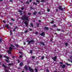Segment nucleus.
I'll use <instances>...</instances> for the list:
<instances>
[{"label": "nucleus", "mask_w": 72, "mask_h": 72, "mask_svg": "<svg viewBox=\"0 0 72 72\" xmlns=\"http://www.w3.org/2000/svg\"><path fill=\"white\" fill-rule=\"evenodd\" d=\"M58 9L59 10H60L61 11H63L64 10H63V9L62 8V7L61 6H59L58 7Z\"/></svg>", "instance_id": "obj_3"}, {"label": "nucleus", "mask_w": 72, "mask_h": 72, "mask_svg": "<svg viewBox=\"0 0 72 72\" xmlns=\"http://www.w3.org/2000/svg\"><path fill=\"white\" fill-rule=\"evenodd\" d=\"M26 4H29V3L28 2V1H27L26 2Z\"/></svg>", "instance_id": "obj_56"}, {"label": "nucleus", "mask_w": 72, "mask_h": 72, "mask_svg": "<svg viewBox=\"0 0 72 72\" xmlns=\"http://www.w3.org/2000/svg\"><path fill=\"white\" fill-rule=\"evenodd\" d=\"M11 47H13V48H14V47H15V46L12 44H11Z\"/></svg>", "instance_id": "obj_26"}, {"label": "nucleus", "mask_w": 72, "mask_h": 72, "mask_svg": "<svg viewBox=\"0 0 72 72\" xmlns=\"http://www.w3.org/2000/svg\"><path fill=\"white\" fill-rule=\"evenodd\" d=\"M24 23L25 24L26 27H27L28 26V23L27 22V21H24Z\"/></svg>", "instance_id": "obj_6"}, {"label": "nucleus", "mask_w": 72, "mask_h": 72, "mask_svg": "<svg viewBox=\"0 0 72 72\" xmlns=\"http://www.w3.org/2000/svg\"><path fill=\"white\" fill-rule=\"evenodd\" d=\"M32 52H33V51H32V50H31L30 51V53H32Z\"/></svg>", "instance_id": "obj_32"}, {"label": "nucleus", "mask_w": 72, "mask_h": 72, "mask_svg": "<svg viewBox=\"0 0 72 72\" xmlns=\"http://www.w3.org/2000/svg\"><path fill=\"white\" fill-rule=\"evenodd\" d=\"M39 24H40L39 23L37 25V27H39Z\"/></svg>", "instance_id": "obj_27"}, {"label": "nucleus", "mask_w": 72, "mask_h": 72, "mask_svg": "<svg viewBox=\"0 0 72 72\" xmlns=\"http://www.w3.org/2000/svg\"><path fill=\"white\" fill-rule=\"evenodd\" d=\"M54 22V21H52L50 22V23L53 24V23Z\"/></svg>", "instance_id": "obj_35"}, {"label": "nucleus", "mask_w": 72, "mask_h": 72, "mask_svg": "<svg viewBox=\"0 0 72 72\" xmlns=\"http://www.w3.org/2000/svg\"><path fill=\"white\" fill-rule=\"evenodd\" d=\"M18 28V27L16 26L15 28H15Z\"/></svg>", "instance_id": "obj_60"}, {"label": "nucleus", "mask_w": 72, "mask_h": 72, "mask_svg": "<svg viewBox=\"0 0 72 72\" xmlns=\"http://www.w3.org/2000/svg\"><path fill=\"white\" fill-rule=\"evenodd\" d=\"M38 14H41V12H38Z\"/></svg>", "instance_id": "obj_51"}, {"label": "nucleus", "mask_w": 72, "mask_h": 72, "mask_svg": "<svg viewBox=\"0 0 72 72\" xmlns=\"http://www.w3.org/2000/svg\"><path fill=\"white\" fill-rule=\"evenodd\" d=\"M30 9L31 10H33V8H32V7H30Z\"/></svg>", "instance_id": "obj_23"}, {"label": "nucleus", "mask_w": 72, "mask_h": 72, "mask_svg": "<svg viewBox=\"0 0 72 72\" xmlns=\"http://www.w3.org/2000/svg\"><path fill=\"white\" fill-rule=\"evenodd\" d=\"M31 42H35V41L33 40H31L30 41H29L28 42V45H30V44Z\"/></svg>", "instance_id": "obj_5"}, {"label": "nucleus", "mask_w": 72, "mask_h": 72, "mask_svg": "<svg viewBox=\"0 0 72 72\" xmlns=\"http://www.w3.org/2000/svg\"><path fill=\"white\" fill-rule=\"evenodd\" d=\"M13 0H10V2H13Z\"/></svg>", "instance_id": "obj_53"}, {"label": "nucleus", "mask_w": 72, "mask_h": 72, "mask_svg": "<svg viewBox=\"0 0 72 72\" xmlns=\"http://www.w3.org/2000/svg\"><path fill=\"white\" fill-rule=\"evenodd\" d=\"M28 32V31L27 30H26L25 31V33H27V32Z\"/></svg>", "instance_id": "obj_46"}, {"label": "nucleus", "mask_w": 72, "mask_h": 72, "mask_svg": "<svg viewBox=\"0 0 72 72\" xmlns=\"http://www.w3.org/2000/svg\"><path fill=\"white\" fill-rule=\"evenodd\" d=\"M41 2H45V1H44V0H41Z\"/></svg>", "instance_id": "obj_42"}, {"label": "nucleus", "mask_w": 72, "mask_h": 72, "mask_svg": "<svg viewBox=\"0 0 72 72\" xmlns=\"http://www.w3.org/2000/svg\"><path fill=\"white\" fill-rule=\"evenodd\" d=\"M15 57L14 56H12V58L14 59V58Z\"/></svg>", "instance_id": "obj_63"}, {"label": "nucleus", "mask_w": 72, "mask_h": 72, "mask_svg": "<svg viewBox=\"0 0 72 72\" xmlns=\"http://www.w3.org/2000/svg\"><path fill=\"white\" fill-rule=\"evenodd\" d=\"M57 31H60V29H57Z\"/></svg>", "instance_id": "obj_30"}, {"label": "nucleus", "mask_w": 72, "mask_h": 72, "mask_svg": "<svg viewBox=\"0 0 72 72\" xmlns=\"http://www.w3.org/2000/svg\"><path fill=\"white\" fill-rule=\"evenodd\" d=\"M21 19L22 21H28V16L25 15H23L21 17Z\"/></svg>", "instance_id": "obj_1"}, {"label": "nucleus", "mask_w": 72, "mask_h": 72, "mask_svg": "<svg viewBox=\"0 0 72 72\" xmlns=\"http://www.w3.org/2000/svg\"><path fill=\"white\" fill-rule=\"evenodd\" d=\"M9 25L8 24H7L5 26V27H6L8 28H9Z\"/></svg>", "instance_id": "obj_17"}, {"label": "nucleus", "mask_w": 72, "mask_h": 72, "mask_svg": "<svg viewBox=\"0 0 72 72\" xmlns=\"http://www.w3.org/2000/svg\"><path fill=\"white\" fill-rule=\"evenodd\" d=\"M4 70L5 71V72H9V70H6V69H4Z\"/></svg>", "instance_id": "obj_25"}, {"label": "nucleus", "mask_w": 72, "mask_h": 72, "mask_svg": "<svg viewBox=\"0 0 72 72\" xmlns=\"http://www.w3.org/2000/svg\"><path fill=\"white\" fill-rule=\"evenodd\" d=\"M57 57L55 56L54 57H53L52 58V59L54 60V61H56V60L57 59Z\"/></svg>", "instance_id": "obj_9"}, {"label": "nucleus", "mask_w": 72, "mask_h": 72, "mask_svg": "<svg viewBox=\"0 0 72 72\" xmlns=\"http://www.w3.org/2000/svg\"><path fill=\"white\" fill-rule=\"evenodd\" d=\"M18 12H19V13H22V11L20 10L18 11Z\"/></svg>", "instance_id": "obj_31"}, {"label": "nucleus", "mask_w": 72, "mask_h": 72, "mask_svg": "<svg viewBox=\"0 0 72 72\" xmlns=\"http://www.w3.org/2000/svg\"><path fill=\"white\" fill-rule=\"evenodd\" d=\"M47 12H50V10H49V9H48L47 10Z\"/></svg>", "instance_id": "obj_41"}, {"label": "nucleus", "mask_w": 72, "mask_h": 72, "mask_svg": "<svg viewBox=\"0 0 72 72\" xmlns=\"http://www.w3.org/2000/svg\"><path fill=\"white\" fill-rule=\"evenodd\" d=\"M17 61H18V63H20V62H21V61L20 60H17Z\"/></svg>", "instance_id": "obj_43"}, {"label": "nucleus", "mask_w": 72, "mask_h": 72, "mask_svg": "<svg viewBox=\"0 0 72 72\" xmlns=\"http://www.w3.org/2000/svg\"><path fill=\"white\" fill-rule=\"evenodd\" d=\"M2 67H4V68H9V67H7L4 64H2Z\"/></svg>", "instance_id": "obj_7"}, {"label": "nucleus", "mask_w": 72, "mask_h": 72, "mask_svg": "<svg viewBox=\"0 0 72 72\" xmlns=\"http://www.w3.org/2000/svg\"><path fill=\"white\" fill-rule=\"evenodd\" d=\"M60 67H61L62 68H64L65 67H66V65L65 64H63V65H60Z\"/></svg>", "instance_id": "obj_8"}, {"label": "nucleus", "mask_w": 72, "mask_h": 72, "mask_svg": "<svg viewBox=\"0 0 72 72\" xmlns=\"http://www.w3.org/2000/svg\"><path fill=\"white\" fill-rule=\"evenodd\" d=\"M20 58H22V55H20L19 56Z\"/></svg>", "instance_id": "obj_49"}, {"label": "nucleus", "mask_w": 72, "mask_h": 72, "mask_svg": "<svg viewBox=\"0 0 72 72\" xmlns=\"http://www.w3.org/2000/svg\"><path fill=\"white\" fill-rule=\"evenodd\" d=\"M12 50H13V48L11 47H10L9 48V50H7V52L8 54H12L11 51H12Z\"/></svg>", "instance_id": "obj_2"}, {"label": "nucleus", "mask_w": 72, "mask_h": 72, "mask_svg": "<svg viewBox=\"0 0 72 72\" xmlns=\"http://www.w3.org/2000/svg\"><path fill=\"white\" fill-rule=\"evenodd\" d=\"M10 35H12V30H10Z\"/></svg>", "instance_id": "obj_29"}, {"label": "nucleus", "mask_w": 72, "mask_h": 72, "mask_svg": "<svg viewBox=\"0 0 72 72\" xmlns=\"http://www.w3.org/2000/svg\"><path fill=\"white\" fill-rule=\"evenodd\" d=\"M30 26H31L32 27H33V23H30Z\"/></svg>", "instance_id": "obj_20"}, {"label": "nucleus", "mask_w": 72, "mask_h": 72, "mask_svg": "<svg viewBox=\"0 0 72 72\" xmlns=\"http://www.w3.org/2000/svg\"><path fill=\"white\" fill-rule=\"evenodd\" d=\"M5 61L6 62H9V61L8 60H6Z\"/></svg>", "instance_id": "obj_40"}, {"label": "nucleus", "mask_w": 72, "mask_h": 72, "mask_svg": "<svg viewBox=\"0 0 72 72\" xmlns=\"http://www.w3.org/2000/svg\"><path fill=\"white\" fill-rule=\"evenodd\" d=\"M24 68L26 71H28V69H27V65H25L24 67Z\"/></svg>", "instance_id": "obj_12"}, {"label": "nucleus", "mask_w": 72, "mask_h": 72, "mask_svg": "<svg viewBox=\"0 0 72 72\" xmlns=\"http://www.w3.org/2000/svg\"><path fill=\"white\" fill-rule=\"evenodd\" d=\"M40 44H41V45H45V44H44V43L43 42H40Z\"/></svg>", "instance_id": "obj_16"}, {"label": "nucleus", "mask_w": 72, "mask_h": 72, "mask_svg": "<svg viewBox=\"0 0 72 72\" xmlns=\"http://www.w3.org/2000/svg\"><path fill=\"white\" fill-rule=\"evenodd\" d=\"M16 47H18V46H19L17 44V45H16Z\"/></svg>", "instance_id": "obj_48"}, {"label": "nucleus", "mask_w": 72, "mask_h": 72, "mask_svg": "<svg viewBox=\"0 0 72 72\" xmlns=\"http://www.w3.org/2000/svg\"><path fill=\"white\" fill-rule=\"evenodd\" d=\"M29 71H30L31 72H34V70L33 69H32V68L30 67H29L28 68Z\"/></svg>", "instance_id": "obj_4"}, {"label": "nucleus", "mask_w": 72, "mask_h": 72, "mask_svg": "<svg viewBox=\"0 0 72 72\" xmlns=\"http://www.w3.org/2000/svg\"><path fill=\"white\" fill-rule=\"evenodd\" d=\"M8 66H13L14 64H13V63H10L9 64H8Z\"/></svg>", "instance_id": "obj_13"}, {"label": "nucleus", "mask_w": 72, "mask_h": 72, "mask_svg": "<svg viewBox=\"0 0 72 72\" xmlns=\"http://www.w3.org/2000/svg\"><path fill=\"white\" fill-rule=\"evenodd\" d=\"M32 59H35V56H32Z\"/></svg>", "instance_id": "obj_28"}, {"label": "nucleus", "mask_w": 72, "mask_h": 72, "mask_svg": "<svg viewBox=\"0 0 72 72\" xmlns=\"http://www.w3.org/2000/svg\"><path fill=\"white\" fill-rule=\"evenodd\" d=\"M21 10H23L24 9V8L23 7H22L21 8Z\"/></svg>", "instance_id": "obj_52"}, {"label": "nucleus", "mask_w": 72, "mask_h": 72, "mask_svg": "<svg viewBox=\"0 0 72 72\" xmlns=\"http://www.w3.org/2000/svg\"><path fill=\"white\" fill-rule=\"evenodd\" d=\"M32 1V0H30L29 2L31 3V2Z\"/></svg>", "instance_id": "obj_62"}, {"label": "nucleus", "mask_w": 72, "mask_h": 72, "mask_svg": "<svg viewBox=\"0 0 72 72\" xmlns=\"http://www.w3.org/2000/svg\"><path fill=\"white\" fill-rule=\"evenodd\" d=\"M28 14L29 15H31V13L29 12L28 13Z\"/></svg>", "instance_id": "obj_34"}, {"label": "nucleus", "mask_w": 72, "mask_h": 72, "mask_svg": "<svg viewBox=\"0 0 72 72\" xmlns=\"http://www.w3.org/2000/svg\"><path fill=\"white\" fill-rule=\"evenodd\" d=\"M54 27H57V26H56V25H55V24H54Z\"/></svg>", "instance_id": "obj_61"}, {"label": "nucleus", "mask_w": 72, "mask_h": 72, "mask_svg": "<svg viewBox=\"0 0 72 72\" xmlns=\"http://www.w3.org/2000/svg\"><path fill=\"white\" fill-rule=\"evenodd\" d=\"M36 2H37V3H40V1H38V0H37L36 1Z\"/></svg>", "instance_id": "obj_44"}, {"label": "nucleus", "mask_w": 72, "mask_h": 72, "mask_svg": "<svg viewBox=\"0 0 72 72\" xmlns=\"http://www.w3.org/2000/svg\"><path fill=\"white\" fill-rule=\"evenodd\" d=\"M44 58L45 57H44V56H43L41 57V59L42 60H43V59H44Z\"/></svg>", "instance_id": "obj_22"}, {"label": "nucleus", "mask_w": 72, "mask_h": 72, "mask_svg": "<svg viewBox=\"0 0 72 72\" xmlns=\"http://www.w3.org/2000/svg\"><path fill=\"white\" fill-rule=\"evenodd\" d=\"M68 43L66 42L65 44V45H66V46H68Z\"/></svg>", "instance_id": "obj_21"}, {"label": "nucleus", "mask_w": 72, "mask_h": 72, "mask_svg": "<svg viewBox=\"0 0 72 72\" xmlns=\"http://www.w3.org/2000/svg\"><path fill=\"white\" fill-rule=\"evenodd\" d=\"M45 33L44 32H42L40 34V35L42 36H45Z\"/></svg>", "instance_id": "obj_10"}, {"label": "nucleus", "mask_w": 72, "mask_h": 72, "mask_svg": "<svg viewBox=\"0 0 72 72\" xmlns=\"http://www.w3.org/2000/svg\"><path fill=\"white\" fill-rule=\"evenodd\" d=\"M60 64H63V63L62 62H60Z\"/></svg>", "instance_id": "obj_50"}, {"label": "nucleus", "mask_w": 72, "mask_h": 72, "mask_svg": "<svg viewBox=\"0 0 72 72\" xmlns=\"http://www.w3.org/2000/svg\"><path fill=\"white\" fill-rule=\"evenodd\" d=\"M11 19L12 21H15V20H14V19L13 18H11Z\"/></svg>", "instance_id": "obj_39"}, {"label": "nucleus", "mask_w": 72, "mask_h": 72, "mask_svg": "<svg viewBox=\"0 0 72 72\" xmlns=\"http://www.w3.org/2000/svg\"><path fill=\"white\" fill-rule=\"evenodd\" d=\"M35 34H37L38 35V33H37V32H36L35 33Z\"/></svg>", "instance_id": "obj_64"}, {"label": "nucleus", "mask_w": 72, "mask_h": 72, "mask_svg": "<svg viewBox=\"0 0 72 72\" xmlns=\"http://www.w3.org/2000/svg\"><path fill=\"white\" fill-rule=\"evenodd\" d=\"M2 40H3L2 39L0 38V42H2Z\"/></svg>", "instance_id": "obj_38"}, {"label": "nucleus", "mask_w": 72, "mask_h": 72, "mask_svg": "<svg viewBox=\"0 0 72 72\" xmlns=\"http://www.w3.org/2000/svg\"><path fill=\"white\" fill-rule=\"evenodd\" d=\"M3 22L4 23H6V22H5V21H3Z\"/></svg>", "instance_id": "obj_47"}, {"label": "nucleus", "mask_w": 72, "mask_h": 72, "mask_svg": "<svg viewBox=\"0 0 72 72\" xmlns=\"http://www.w3.org/2000/svg\"><path fill=\"white\" fill-rule=\"evenodd\" d=\"M20 67H21L23 66V62H20L19 64Z\"/></svg>", "instance_id": "obj_11"}, {"label": "nucleus", "mask_w": 72, "mask_h": 72, "mask_svg": "<svg viewBox=\"0 0 72 72\" xmlns=\"http://www.w3.org/2000/svg\"><path fill=\"white\" fill-rule=\"evenodd\" d=\"M56 12H58V10L57 9H56Z\"/></svg>", "instance_id": "obj_58"}, {"label": "nucleus", "mask_w": 72, "mask_h": 72, "mask_svg": "<svg viewBox=\"0 0 72 72\" xmlns=\"http://www.w3.org/2000/svg\"><path fill=\"white\" fill-rule=\"evenodd\" d=\"M26 42H24V45H26Z\"/></svg>", "instance_id": "obj_54"}, {"label": "nucleus", "mask_w": 72, "mask_h": 72, "mask_svg": "<svg viewBox=\"0 0 72 72\" xmlns=\"http://www.w3.org/2000/svg\"><path fill=\"white\" fill-rule=\"evenodd\" d=\"M35 72H37V69L36 68L35 69Z\"/></svg>", "instance_id": "obj_33"}, {"label": "nucleus", "mask_w": 72, "mask_h": 72, "mask_svg": "<svg viewBox=\"0 0 72 72\" xmlns=\"http://www.w3.org/2000/svg\"><path fill=\"white\" fill-rule=\"evenodd\" d=\"M66 65L67 66H71V64H68V63L66 62Z\"/></svg>", "instance_id": "obj_18"}, {"label": "nucleus", "mask_w": 72, "mask_h": 72, "mask_svg": "<svg viewBox=\"0 0 72 72\" xmlns=\"http://www.w3.org/2000/svg\"><path fill=\"white\" fill-rule=\"evenodd\" d=\"M46 71L47 72H49V70H48V69H46Z\"/></svg>", "instance_id": "obj_37"}, {"label": "nucleus", "mask_w": 72, "mask_h": 72, "mask_svg": "<svg viewBox=\"0 0 72 72\" xmlns=\"http://www.w3.org/2000/svg\"><path fill=\"white\" fill-rule=\"evenodd\" d=\"M39 22H41V20H39Z\"/></svg>", "instance_id": "obj_57"}, {"label": "nucleus", "mask_w": 72, "mask_h": 72, "mask_svg": "<svg viewBox=\"0 0 72 72\" xmlns=\"http://www.w3.org/2000/svg\"><path fill=\"white\" fill-rule=\"evenodd\" d=\"M32 29L31 28L30 29V31H32Z\"/></svg>", "instance_id": "obj_55"}, {"label": "nucleus", "mask_w": 72, "mask_h": 72, "mask_svg": "<svg viewBox=\"0 0 72 72\" xmlns=\"http://www.w3.org/2000/svg\"><path fill=\"white\" fill-rule=\"evenodd\" d=\"M33 5H37V3H35V2H33Z\"/></svg>", "instance_id": "obj_19"}, {"label": "nucleus", "mask_w": 72, "mask_h": 72, "mask_svg": "<svg viewBox=\"0 0 72 72\" xmlns=\"http://www.w3.org/2000/svg\"><path fill=\"white\" fill-rule=\"evenodd\" d=\"M44 29L45 30H49V28L48 27L45 26L44 27Z\"/></svg>", "instance_id": "obj_15"}, {"label": "nucleus", "mask_w": 72, "mask_h": 72, "mask_svg": "<svg viewBox=\"0 0 72 72\" xmlns=\"http://www.w3.org/2000/svg\"><path fill=\"white\" fill-rule=\"evenodd\" d=\"M10 25H12V22L10 23Z\"/></svg>", "instance_id": "obj_59"}, {"label": "nucleus", "mask_w": 72, "mask_h": 72, "mask_svg": "<svg viewBox=\"0 0 72 72\" xmlns=\"http://www.w3.org/2000/svg\"><path fill=\"white\" fill-rule=\"evenodd\" d=\"M2 57L3 56H2V55H0V59H1V58H2Z\"/></svg>", "instance_id": "obj_36"}, {"label": "nucleus", "mask_w": 72, "mask_h": 72, "mask_svg": "<svg viewBox=\"0 0 72 72\" xmlns=\"http://www.w3.org/2000/svg\"><path fill=\"white\" fill-rule=\"evenodd\" d=\"M4 58H6L7 59L9 60V57L6 56L4 55Z\"/></svg>", "instance_id": "obj_14"}, {"label": "nucleus", "mask_w": 72, "mask_h": 72, "mask_svg": "<svg viewBox=\"0 0 72 72\" xmlns=\"http://www.w3.org/2000/svg\"><path fill=\"white\" fill-rule=\"evenodd\" d=\"M37 14V12H34L33 13V15H35V14Z\"/></svg>", "instance_id": "obj_24"}, {"label": "nucleus", "mask_w": 72, "mask_h": 72, "mask_svg": "<svg viewBox=\"0 0 72 72\" xmlns=\"http://www.w3.org/2000/svg\"><path fill=\"white\" fill-rule=\"evenodd\" d=\"M13 31L15 32V28H14V29H13Z\"/></svg>", "instance_id": "obj_45"}]
</instances>
